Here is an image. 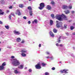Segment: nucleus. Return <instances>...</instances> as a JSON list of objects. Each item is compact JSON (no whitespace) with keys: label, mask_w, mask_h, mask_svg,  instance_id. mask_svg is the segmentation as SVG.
Returning <instances> with one entry per match:
<instances>
[{"label":"nucleus","mask_w":75,"mask_h":75,"mask_svg":"<svg viewBox=\"0 0 75 75\" xmlns=\"http://www.w3.org/2000/svg\"><path fill=\"white\" fill-rule=\"evenodd\" d=\"M40 7H39V9L40 10H42L44 8L45 6V4H44V3H42L40 4Z\"/></svg>","instance_id":"obj_3"},{"label":"nucleus","mask_w":75,"mask_h":75,"mask_svg":"<svg viewBox=\"0 0 75 75\" xmlns=\"http://www.w3.org/2000/svg\"><path fill=\"white\" fill-rule=\"evenodd\" d=\"M23 18H24V19H25V20H26V19H27V17L25 16H24L23 17Z\"/></svg>","instance_id":"obj_42"},{"label":"nucleus","mask_w":75,"mask_h":75,"mask_svg":"<svg viewBox=\"0 0 75 75\" xmlns=\"http://www.w3.org/2000/svg\"><path fill=\"white\" fill-rule=\"evenodd\" d=\"M29 11L30 15L31 16H33V11Z\"/></svg>","instance_id":"obj_18"},{"label":"nucleus","mask_w":75,"mask_h":75,"mask_svg":"<svg viewBox=\"0 0 75 75\" xmlns=\"http://www.w3.org/2000/svg\"><path fill=\"white\" fill-rule=\"evenodd\" d=\"M19 7H21V8H23L24 7V5L23 4H21L19 5Z\"/></svg>","instance_id":"obj_23"},{"label":"nucleus","mask_w":75,"mask_h":75,"mask_svg":"<svg viewBox=\"0 0 75 75\" xmlns=\"http://www.w3.org/2000/svg\"><path fill=\"white\" fill-rule=\"evenodd\" d=\"M9 20H11V15H10L9 16Z\"/></svg>","instance_id":"obj_37"},{"label":"nucleus","mask_w":75,"mask_h":75,"mask_svg":"<svg viewBox=\"0 0 75 75\" xmlns=\"http://www.w3.org/2000/svg\"><path fill=\"white\" fill-rule=\"evenodd\" d=\"M27 67H25V69H27Z\"/></svg>","instance_id":"obj_58"},{"label":"nucleus","mask_w":75,"mask_h":75,"mask_svg":"<svg viewBox=\"0 0 75 75\" xmlns=\"http://www.w3.org/2000/svg\"><path fill=\"white\" fill-rule=\"evenodd\" d=\"M66 35H67V36H69V33L66 32L65 33Z\"/></svg>","instance_id":"obj_34"},{"label":"nucleus","mask_w":75,"mask_h":75,"mask_svg":"<svg viewBox=\"0 0 75 75\" xmlns=\"http://www.w3.org/2000/svg\"><path fill=\"white\" fill-rule=\"evenodd\" d=\"M21 52L22 53H25V52H27V51L26 50H24L21 51Z\"/></svg>","instance_id":"obj_19"},{"label":"nucleus","mask_w":75,"mask_h":75,"mask_svg":"<svg viewBox=\"0 0 75 75\" xmlns=\"http://www.w3.org/2000/svg\"><path fill=\"white\" fill-rule=\"evenodd\" d=\"M40 64V63L39 62L38 64L35 65V67L36 69H41V65Z\"/></svg>","instance_id":"obj_6"},{"label":"nucleus","mask_w":75,"mask_h":75,"mask_svg":"<svg viewBox=\"0 0 75 75\" xmlns=\"http://www.w3.org/2000/svg\"><path fill=\"white\" fill-rule=\"evenodd\" d=\"M29 72H31L32 70L31 69H29Z\"/></svg>","instance_id":"obj_45"},{"label":"nucleus","mask_w":75,"mask_h":75,"mask_svg":"<svg viewBox=\"0 0 75 75\" xmlns=\"http://www.w3.org/2000/svg\"><path fill=\"white\" fill-rule=\"evenodd\" d=\"M69 22H71V20L69 21Z\"/></svg>","instance_id":"obj_57"},{"label":"nucleus","mask_w":75,"mask_h":75,"mask_svg":"<svg viewBox=\"0 0 75 75\" xmlns=\"http://www.w3.org/2000/svg\"><path fill=\"white\" fill-rule=\"evenodd\" d=\"M60 63L61 64V62H60Z\"/></svg>","instance_id":"obj_63"},{"label":"nucleus","mask_w":75,"mask_h":75,"mask_svg":"<svg viewBox=\"0 0 75 75\" xmlns=\"http://www.w3.org/2000/svg\"><path fill=\"white\" fill-rule=\"evenodd\" d=\"M4 0H1V3H3V2L4 1Z\"/></svg>","instance_id":"obj_48"},{"label":"nucleus","mask_w":75,"mask_h":75,"mask_svg":"<svg viewBox=\"0 0 75 75\" xmlns=\"http://www.w3.org/2000/svg\"><path fill=\"white\" fill-rule=\"evenodd\" d=\"M13 8V6H11L9 7V8L10 9H11Z\"/></svg>","instance_id":"obj_40"},{"label":"nucleus","mask_w":75,"mask_h":75,"mask_svg":"<svg viewBox=\"0 0 75 75\" xmlns=\"http://www.w3.org/2000/svg\"><path fill=\"white\" fill-rule=\"evenodd\" d=\"M74 29V27L73 26H71L70 29L71 30H73V29Z\"/></svg>","instance_id":"obj_33"},{"label":"nucleus","mask_w":75,"mask_h":75,"mask_svg":"<svg viewBox=\"0 0 75 75\" xmlns=\"http://www.w3.org/2000/svg\"><path fill=\"white\" fill-rule=\"evenodd\" d=\"M60 47H62V44H60Z\"/></svg>","instance_id":"obj_55"},{"label":"nucleus","mask_w":75,"mask_h":75,"mask_svg":"<svg viewBox=\"0 0 75 75\" xmlns=\"http://www.w3.org/2000/svg\"><path fill=\"white\" fill-rule=\"evenodd\" d=\"M51 16L52 17V18H54V14H51Z\"/></svg>","instance_id":"obj_32"},{"label":"nucleus","mask_w":75,"mask_h":75,"mask_svg":"<svg viewBox=\"0 0 75 75\" xmlns=\"http://www.w3.org/2000/svg\"><path fill=\"white\" fill-rule=\"evenodd\" d=\"M4 13V12H2V10L0 9V15H3Z\"/></svg>","instance_id":"obj_16"},{"label":"nucleus","mask_w":75,"mask_h":75,"mask_svg":"<svg viewBox=\"0 0 75 75\" xmlns=\"http://www.w3.org/2000/svg\"><path fill=\"white\" fill-rule=\"evenodd\" d=\"M68 8H69V9H72V5H70L69 6Z\"/></svg>","instance_id":"obj_31"},{"label":"nucleus","mask_w":75,"mask_h":75,"mask_svg":"<svg viewBox=\"0 0 75 75\" xmlns=\"http://www.w3.org/2000/svg\"><path fill=\"white\" fill-rule=\"evenodd\" d=\"M71 13H74V11H71Z\"/></svg>","instance_id":"obj_52"},{"label":"nucleus","mask_w":75,"mask_h":75,"mask_svg":"<svg viewBox=\"0 0 75 75\" xmlns=\"http://www.w3.org/2000/svg\"><path fill=\"white\" fill-rule=\"evenodd\" d=\"M62 8L63 9L66 10V9H67V8H68V7L66 5H64L63 6Z\"/></svg>","instance_id":"obj_10"},{"label":"nucleus","mask_w":75,"mask_h":75,"mask_svg":"<svg viewBox=\"0 0 75 75\" xmlns=\"http://www.w3.org/2000/svg\"><path fill=\"white\" fill-rule=\"evenodd\" d=\"M1 33H3V32H1Z\"/></svg>","instance_id":"obj_62"},{"label":"nucleus","mask_w":75,"mask_h":75,"mask_svg":"<svg viewBox=\"0 0 75 75\" xmlns=\"http://www.w3.org/2000/svg\"><path fill=\"white\" fill-rule=\"evenodd\" d=\"M35 23L36 24H37V19H35L34 21H33L32 22V23L33 24H34V23Z\"/></svg>","instance_id":"obj_20"},{"label":"nucleus","mask_w":75,"mask_h":75,"mask_svg":"<svg viewBox=\"0 0 75 75\" xmlns=\"http://www.w3.org/2000/svg\"><path fill=\"white\" fill-rule=\"evenodd\" d=\"M51 3V4L54 5V4H55V2H54V1L53 0H52Z\"/></svg>","instance_id":"obj_25"},{"label":"nucleus","mask_w":75,"mask_h":75,"mask_svg":"<svg viewBox=\"0 0 75 75\" xmlns=\"http://www.w3.org/2000/svg\"><path fill=\"white\" fill-rule=\"evenodd\" d=\"M11 61L12 64H13L15 66H18L20 64L18 60H17L16 59H11Z\"/></svg>","instance_id":"obj_2"},{"label":"nucleus","mask_w":75,"mask_h":75,"mask_svg":"<svg viewBox=\"0 0 75 75\" xmlns=\"http://www.w3.org/2000/svg\"><path fill=\"white\" fill-rule=\"evenodd\" d=\"M46 53L47 54H48V55L50 54V53L49 52H46Z\"/></svg>","instance_id":"obj_41"},{"label":"nucleus","mask_w":75,"mask_h":75,"mask_svg":"<svg viewBox=\"0 0 75 75\" xmlns=\"http://www.w3.org/2000/svg\"><path fill=\"white\" fill-rule=\"evenodd\" d=\"M75 23H73V25H74L75 24Z\"/></svg>","instance_id":"obj_59"},{"label":"nucleus","mask_w":75,"mask_h":75,"mask_svg":"<svg viewBox=\"0 0 75 75\" xmlns=\"http://www.w3.org/2000/svg\"><path fill=\"white\" fill-rule=\"evenodd\" d=\"M71 56L74 57V54H72Z\"/></svg>","instance_id":"obj_56"},{"label":"nucleus","mask_w":75,"mask_h":75,"mask_svg":"<svg viewBox=\"0 0 75 75\" xmlns=\"http://www.w3.org/2000/svg\"><path fill=\"white\" fill-rule=\"evenodd\" d=\"M50 24L51 25L53 24V21L52 20H50Z\"/></svg>","instance_id":"obj_21"},{"label":"nucleus","mask_w":75,"mask_h":75,"mask_svg":"<svg viewBox=\"0 0 75 75\" xmlns=\"http://www.w3.org/2000/svg\"><path fill=\"white\" fill-rule=\"evenodd\" d=\"M16 14H18V16H21V14L19 10H17V11L16 12Z\"/></svg>","instance_id":"obj_7"},{"label":"nucleus","mask_w":75,"mask_h":75,"mask_svg":"<svg viewBox=\"0 0 75 75\" xmlns=\"http://www.w3.org/2000/svg\"><path fill=\"white\" fill-rule=\"evenodd\" d=\"M12 57H14V56H12Z\"/></svg>","instance_id":"obj_64"},{"label":"nucleus","mask_w":75,"mask_h":75,"mask_svg":"<svg viewBox=\"0 0 75 75\" xmlns=\"http://www.w3.org/2000/svg\"><path fill=\"white\" fill-rule=\"evenodd\" d=\"M24 65H20V66L18 67V68H19L20 69H23V68Z\"/></svg>","instance_id":"obj_17"},{"label":"nucleus","mask_w":75,"mask_h":75,"mask_svg":"<svg viewBox=\"0 0 75 75\" xmlns=\"http://www.w3.org/2000/svg\"><path fill=\"white\" fill-rule=\"evenodd\" d=\"M63 17L64 20L66 21L67 20V17L65 15L63 14H62V15H57L56 16V19L57 20H59V21H62V19L61 18V17Z\"/></svg>","instance_id":"obj_1"},{"label":"nucleus","mask_w":75,"mask_h":75,"mask_svg":"<svg viewBox=\"0 0 75 75\" xmlns=\"http://www.w3.org/2000/svg\"><path fill=\"white\" fill-rule=\"evenodd\" d=\"M46 58L47 59H52L53 58L52 57H47Z\"/></svg>","instance_id":"obj_28"},{"label":"nucleus","mask_w":75,"mask_h":75,"mask_svg":"<svg viewBox=\"0 0 75 75\" xmlns=\"http://www.w3.org/2000/svg\"><path fill=\"white\" fill-rule=\"evenodd\" d=\"M6 62H4L2 64V66L3 67H4V66H6Z\"/></svg>","instance_id":"obj_24"},{"label":"nucleus","mask_w":75,"mask_h":75,"mask_svg":"<svg viewBox=\"0 0 75 75\" xmlns=\"http://www.w3.org/2000/svg\"><path fill=\"white\" fill-rule=\"evenodd\" d=\"M16 40L17 42H20V41H21V39L19 38H16Z\"/></svg>","instance_id":"obj_15"},{"label":"nucleus","mask_w":75,"mask_h":75,"mask_svg":"<svg viewBox=\"0 0 75 75\" xmlns=\"http://www.w3.org/2000/svg\"><path fill=\"white\" fill-rule=\"evenodd\" d=\"M11 58H12V59H13L14 58V57H11Z\"/></svg>","instance_id":"obj_54"},{"label":"nucleus","mask_w":75,"mask_h":75,"mask_svg":"<svg viewBox=\"0 0 75 75\" xmlns=\"http://www.w3.org/2000/svg\"><path fill=\"white\" fill-rule=\"evenodd\" d=\"M47 8L48 10H50L51 9V7L50 6L48 5L47 6Z\"/></svg>","instance_id":"obj_13"},{"label":"nucleus","mask_w":75,"mask_h":75,"mask_svg":"<svg viewBox=\"0 0 75 75\" xmlns=\"http://www.w3.org/2000/svg\"><path fill=\"white\" fill-rule=\"evenodd\" d=\"M52 70H55V67H52Z\"/></svg>","instance_id":"obj_43"},{"label":"nucleus","mask_w":75,"mask_h":75,"mask_svg":"<svg viewBox=\"0 0 75 75\" xmlns=\"http://www.w3.org/2000/svg\"><path fill=\"white\" fill-rule=\"evenodd\" d=\"M5 27L6 29H7L8 30L9 29V26H8V25H5Z\"/></svg>","instance_id":"obj_27"},{"label":"nucleus","mask_w":75,"mask_h":75,"mask_svg":"<svg viewBox=\"0 0 75 75\" xmlns=\"http://www.w3.org/2000/svg\"><path fill=\"white\" fill-rule=\"evenodd\" d=\"M8 12H10V11L8 10H7L6 11L7 13H8Z\"/></svg>","instance_id":"obj_51"},{"label":"nucleus","mask_w":75,"mask_h":75,"mask_svg":"<svg viewBox=\"0 0 75 75\" xmlns=\"http://www.w3.org/2000/svg\"><path fill=\"white\" fill-rule=\"evenodd\" d=\"M67 25L64 24V28H65V29L67 28Z\"/></svg>","instance_id":"obj_36"},{"label":"nucleus","mask_w":75,"mask_h":75,"mask_svg":"<svg viewBox=\"0 0 75 75\" xmlns=\"http://www.w3.org/2000/svg\"><path fill=\"white\" fill-rule=\"evenodd\" d=\"M56 22L57 23L56 26L57 28H59V27H62V23L60 22L59 23L58 21H57Z\"/></svg>","instance_id":"obj_4"},{"label":"nucleus","mask_w":75,"mask_h":75,"mask_svg":"<svg viewBox=\"0 0 75 75\" xmlns=\"http://www.w3.org/2000/svg\"><path fill=\"white\" fill-rule=\"evenodd\" d=\"M28 9L30 10V11H32V8L31 7V6H29L28 7Z\"/></svg>","instance_id":"obj_26"},{"label":"nucleus","mask_w":75,"mask_h":75,"mask_svg":"<svg viewBox=\"0 0 75 75\" xmlns=\"http://www.w3.org/2000/svg\"><path fill=\"white\" fill-rule=\"evenodd\" d=\"M45 75H49V73H48V72H46L45 73Z\"/></svg>","instance_id":"obj_38"},{"label":"nucleus","mask_w":75,"mask_h":75,"mask_svg":"<svg viewBox=\"0 0 75 75\" xmlns=\"http://www.w3.org/2000/svg\"><path fill=\"white\" fill-rule=\"evenodd\" d=\"M3 24V22L1 21H0V24Z\"/></svg>","instance_id":"obj_47"},{"label":"nucleus","mask_w":75,"mask_h":75,"mask_svg":"<svg viewBox=\"0 0 75 75\" xmlns=\"http://www.w3.org/2000/svg\"><path fill=\"white\" fill-rule=\"evenodd\" d=\"M64 12L66 14H69L70 13V11L69 10L67 11H64Z\"/></svg>","instance_id":"obj_12"},{"label":"nucleus","mask_w":75,"mask_h":75,"mask_svg":"<svg viewBox=\"0 0 75 75\" xmlns=\"http://www.w3.org/2000/svg\"><path fill=\"white\" fill-rule=\"evenodd\" d=\"M53 31L54 33H57V29L54 28L53 30Z\"/></svg>","instance_id":"obj_22"},{"label":"nucleus","mask_w":75,"mask_h":75,"mask_svg":"<svg viewBox=\"0 0 75 75\" xmlns=\"http://www.w3.org/2000/svg\"><path fill=\"white\" fill-rule=\"evenodd\" d=\"M28 24H31V21H28Z\"/></svg>","instance_id":"obj_46"},{"label":"nucleus","mask_w":75,"mask_h":75,"mask_svg":"<svg viewBox=\"0 0 75 75\" xmlns=\"http://www.w3.org/2000/svg\"><path fill=\"white\" fill-rule=\"evenodd\" d=\"M42 67H44V66H45V65H46V64H44V63H42Z\"/></svg>","instance_id":"obj_35"},{"label":"nucleus","mask_w":75,"mask_h":75,"mask_svg":"<svg viewBox=\"0 0 75 75\" xmlns=\"http://www.w3.org/2000/svg\"><path fill=\"white\" fill-rule=\"evenodd\" d=\"M29 1H31V0H28Z\"/></svg>","instance_id":"obj_60"},{"label":"nucleus","mask_w":75,"mask_h":75,"mask_svg":"<svg viewBox=\"0 0 75 75\" xmlns=\"http://www.w3.org/2000/svg\"><path fill=\"white\" fill-rule=\"evenodd\" d=\"M0 51H1V49L0 48Z\"/></svg>","instance_id":"obj_61"},{"label":"nucleus","mask_w":75,"mask_h":75,"mask_svg":"<svg viewBox=\"0 0 75 75\" xmlns=\"http://www.w3.org/2000/svg\"><path fill=\"white\" fill-rule=\"evenodd\" d=\"M24 42H25L24 41L22 40V41L21 42V43H22V44H23V43H24Z\"/></svg>","instance_id":"obj_44"},{"label":"nucleus","mask_w":75,"mask_h":75,"mask_svg":"<svg viewBox=\"0 0 75 75\" xmlns=\"http://www.w3.org/2000/svg\"><path fill=\"white\" fill-rule=\"evenodd\" d=\"M13 32L15 34H17V35H18L19 34H20V32L18 31H16V30H14Z\"/></svg>","instance_id":"obj_8"},{"label":"nucleus","mask_w":75,"mask_h":75,"mask_svg":"<svg viewBox=\"0 0 75 75\" xmlns=\"http://www.w3.org/2000/svg\"><path fill=\"white\" fill-rule=\"evenodd\" d=\"M14 72L15 74H18V71H17V70H15L14 71Z\"/></svg>","instance_id":"obj_29"},{"label":"nucleus","mask_w":75,"mask_h":75,"mask_svg":"<svg viewBox=\"0 0 75 75\" xmlns=\"http://www.w3.org/2000/svg\"><path fill=\"white\" fill-rule=\"evenodd\" d=\"M11 15H12L13 16H15V15H14V13H11Z\"/></svg>","instance_id":"obj_39"},{"label":"nucleus","mask_w":75,"mask_h":75,"mask_svg":"<svg viewBox=\"0 0 75 75\" xmlns=\"http://www.w3.org/2000/svg\"><path fill=\"white\" fill-rule=\"evenodd\" d=\"M4 69V67L3 66L0 65V71H1L3 70Z\"/></svg>","instance_id":"obj_11"},{"label":"nucleus","mask_w":75,"mask_h":75,"mask_svg":"<svg viewBox=\"0 0 75 75\" xmlns=\"http://www.w3.org/2000/svg\"><path fill=\"white\" fill-rule=\"evenodd\" d=\"M68 71H69V70L67 69L61 70L60 71V72L61 73H64V74H67L68 73Z\"/></svg>","instance_id":"obj_5"},{"label":"nucleus","mask_w":75,"mask_h":75,"mask_svg":"<svg viewBox=\"0 0 75 75\" xmlns=\"http://www.w3.org/2000/svg\"><path fill=\"white\" fill-rule=\"evenodd\" d=\"M50 35H51V37H54V35L53 33H52V32L50 31Z\"/></svg>","instance_id":"obj_14"},{"label":"nucleus","mask_w":75,"mask_h":75,"mask_svg":"<svg viewBox=\"0 0 75 75\" xmlns=\"http://www.w3.org/2000/svg\"><path fill=\"white\" fill-rule=\"evenodd\" d=\"M61 37H62V36H58V40H57V42H61V40H59V39H61Z\"/></svg>","instance_id":"obj_9"},{"label":"nucleus","mask_w":75,"mask_h":75,"mask_svg":"<svg viewBox=\"0 0 75 75\" xmlns=\"http://www.w3.org/2000/svg\"><path fill=\"white\" fill-rule=\"evenodd\" d=\"M39 47H41V44H40L39 45Z\"/></svg>","instance_id":"obj_49"},{"label":"nucleus","mask_w":75,"mask_h":75,"mask_svg":"<svg viewBox=\"0 0 75 75\" xmlns=\"http://www.w3.org/2000/svg\"><path fill=\"white\" fill-rule=\"evenodd\" d=\"M21 55L22 57H25V56H26V54L24 53H22Z\"/></svg>","instance_id":"obj_30"},{"label":"nucleus","mask_w":75,"mask_h":75,"mask_svg":"<svg viewBox=\"0 0 75 75\" xmlns=\"http://www.w3.org/2000/svg\"><path fill=\"white\" fill-rule=\"evenodd\" d=\"M72 34H73V35H75V32H74V33H72Z\"/></svg>","instance_id":"obj_53"},{"label":"nucleus","mask_w":75,"mask_h":75,"mask_svg":"<svg viewBox=\"0 0 75 75\" xmlns=\"http://www.w3.org/2000/svg\"><path fill=\"white\" fill-rule=\"evenodd\" d=\"M56 46H59V45H58V44L56 43Z\"/></svg>","instance_id":"obj_50"}]
</instances>
